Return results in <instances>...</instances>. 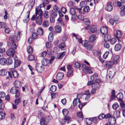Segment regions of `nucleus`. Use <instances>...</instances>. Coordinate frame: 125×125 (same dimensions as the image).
<instances>
[{
    "label": "nucleus",
    "instance_id": "obj_1",
    "mask_svg": "<svg viewBox=\"0 0 125 125\" xmlns=\"http://www.w3.org/2000/svg\"><path fill=\"white\" fill-rule=\"evenodd\" d=\"M101 81V80L100 79H97L95 80V82H93V81H89L87 84L89 86L92 85V89L97 90L100 87Z\"/></svg>",
    "mask_w": 125,
    "mask_h": 125
},
{
    "label": "nucleus",
    "instance_id": "obj_2",
    "mask_svg": "<svg viewBox=\"0 0 125 125\" xmlns=\"http://www.w3.org/2000/svg\"><path fill=\"white\" fill-rule=\"evenodd\" d=\"M81 69H82L84 73H93L94 71L93 69L90 68V67L87 66L84 63H83L81 66Z\"/></svg>",
    "mask_w": 125,
    "mask_h": 125
},
{
    "label": "nucleus",
    "instance_id": "obj_3",
    "mask_svg": "<svg viewBox=\"0 0 125 125\" xmlns=\"http://www.w3.org/2000/svg\"><path fill=\"white\" fill-rule=\"evenodd\" d=\"M10 72H8V73L9 76L11 78H12L11 74L13 77L17 78L18 77V72L15 70L14 68H11L10 69Z\"/></svg>",
    "mask_w": 125,
    "mask_h": 125
},
{
    "label": "nucleus",
    "instance_id": "obj_4",
    "mask_svg": "<svg viewBox=\"0 0 125 125\" xmlns=\"http://www.w3.org/2000/svg\"><path fill=\"white\" fill-rule=\"evenodd\" d=\"M15 51L14 49L12 48H9L6 52L7 55L10 57H16L14 55Z\"/></svg>",
    "mask_w": 125,
    "mask_h": 125
},
{
    "label": "nucleus",
    "instance_id": "obj_5",
    "mask_svg": "<svg viewBox=\"0 0 125 125\" xmlns=\"http://www.w3.org/2000/svg\"><path fill=\"white\" fill-rule=\"evenodd\" d=\"M122 35L123 34L122 32L120 30H117L116 31V35L115 36V37L119 42H121L120 38H122Z\"/></svg>",
    "mask_w": 125,
    "mask_h": 125
},
{
    "label": "nucleus",
    "instance_id": "obj_6",
    "mask_svg": "<svg viewBox=\"0 0 125 125\" xmlns=\"http://www.w3.org/2000/svg\"><path fill=\"white\" fill-rule=\"evenodd\" d=\"M119 58V56L116 55H113L111 58L112 62H113L114 64H116L117 63V61Z\"/></svg>",
    "mask_w": 125,
    "mask_h": 125
},
{
    "label": "nucleus",
    "instance_id": "obj_7",
    "mask_svg": "<svg viewBox=\"0 0 125 125\" xmlns=\"http://www.w3.org/2000/svg\"><path fill=\"white\" fill-rule=\"evenodd\" d=\"M30 14V11H28L25 13L24 18L23 19L24 22L25 23L27 22L29 19V15Z\"/></svg>",
    "mask_w": 125,
    "mask_h": 125
},
{
    "label": "nucleus",
    "instance_id": "obj_8",
    "mask_svg": "<svg viewBox=\"0 0 125 125\" xmlns=\"http://www.w3.org/2000/svg\"><path fill=\"white\" fill-rule=\"evenodd\" d=\"M113 8L112 3L110 2H108L105 7V10L108 11H111L112 10Z\"/></svg>",
    "mask_w": 125,
    "mask_h": 125
},
{
    "label": "nucleus",
    "instance_id": "obj_9",
    "mask_svg": "<svg viewBox=\"0 0 125 125\" xmlns=\"http://www.w3.org/2000/svg\"><path fill=\"white\" fill-rule=\"evenodd\" d=\"M115 74L114 71H110L108 72L107 75V78L108 79H112L113 77Z\"/></svg>",
    "mask_w": 125,
    "mask_h": 125
},
{
    "label": "nucleus",
    "instance_id": "obj_10",
    "mask_svg": "<svg viewBox=\"0 0 125 125\" xmlns=\"http://www.w3.org/2000/svg\"><path fill=\"white\" fill-rule=\"evenodd\" d=\"M42 66L40 63H37L36 65V69L37 71L41 73L42 71Z\"/></svg>",
    "mask_w": 125,
    "mask_h": 125
},
{
    "label": "nucleus",
    "instance_id": "obj_11",
    "mask_svg": "<svg viewBox=\"0 0 125 125\" xmlns=\"http://www.w3.org/2000/svg\"><path fill=\"white\" fill-rule=\"evenodd\" d=\"M100 31L101 33L103 35L107 34L108 32L107 28L104 27H102L100 28Z\"/></svg>",
    "mask_w": 125,
    "mask_h": 125
},
{
    "label": "nucleus",
    "instance_id": "obj_12",
    "mask_svg": "<svg viewBox=\"0 0 125 125\" xmlns=\"http://www.w3.org/2000/svg\"><path fill=\"white\" fill-rule=\"evenodd\" d=\"M116 120L114 117H111L109 118L108 119V123L109 124L111 125H114L115 124Z\"/></svg>",
    "mask_w": 125,
    "mask_h": 125
},
{
    "label": "nucleus",
    "instance_id": "obj_13",
    "mask_svg": "<svg viewBox=\"0 0 125 125\" xmlns=\"http://www.w3.org/2000/svg\"><path fill=\"white\" fill-rule=\"evenodd\" d=\"M35 21L37 24H41L42 22V17L40 15H39L35 19Z\"/></svg>",
    "mask_w": 125,
    "mask_h": 125
},
{
    "label": "nucleus",
    "instance_id": "obj_14",
    "mask_svg": "<svg viewBox=\"0 0 125 125\" xmlns=\"http://www.w3.org/2000/svg\"><path fill=\"white\" fill-rule=\"evenodd\" d=\"M14 84L15 86L18 88H20L21 86V82L19 80L15 81L14 82Z\"/></svg>",
    "mask_w": 125,
    "mask_h": 125
},
{
    "label": "nucleus",
    "instance_id": "obj_15",
    "mask_svg": "<svg viewBox=\"0 0 125 125\" xmlns=\"http://www.w3.org/2000/svg\"><path fill=\"white\" fill-rule=\"evenodd\" d=\"M50 0H43V1L42 3L38 7L40 8L42 7H44L46 5L48 4L49 3Z\"/></svg>",
    "mask_w": 125,
    "mask_h": 125
},
{
    "label": "nucleus",
    "instance_id": "obj_16",
    "mask_svg": "<svg viewBox=\"0 0 125 125\" xmlns=\"http://www.w3.org/2000/svg\"><path fill=\"white\" fill-rule=\"evenodd\" d=\"M17 57H16L14 60H15L14 62V67L15 68L17 67L21 63V62L19 60L17 59Z\"/></svg>",
    "mask_w": 125,
    "mask_h": 125
},
{
    "label": "nucleus",
    "instance_id": "obj_17",
    "mask_svg": "<svg viewBox=\"0 0 125 125\" xmlns=\"http://www.w3.org/2000/svg\"><path fill=\"white\" fill-rule=\"evenodd\" d=\"M96 39V36L95 35L93 34L89 37V42L92 43Z\"/></svg>",
    "mask_w": 125,
    "mask_h": 125
},
{
    "label": "nucleus",
    "instance_id": "obj_18",
    "mask_svg": "<svg viewBox=\"0 0 125 125\" xmlns=\"http://www.w3.org/2000/svg\"><path fill=\"white\" fill-rule=\"evenodd\" d=\"M64 76V74L62 73L59 72L57 73L56 78L57 79L59 80H61Z\"/></svg>",
    "mask_w": 125,
    "mask_h": 125
},
{
    "label": "nucleus",
    "instance_id": "obj_19",
    "mask_svg": "<svg viewBox=\"0 0 125 125\" xmlns=\"http://www.w3.org/2000/svg\"><path fill=\"white\" fill-rule=\"evenodd\" d=\"M116 97L119 101H120L123 100L122 99L123 98V96L122 93H120L118 94Z\"/></svg>",
    "mask_w": 125,
    "mask_h": 125
},
{
    "label": "nucleus",
    "instance_id": "obj_20",
    "mask_svg": "<svg viewBox=\"0 0 125 125\" xmlns=\"http://www.w3.org/2000/svg\"><path fill=\"white\" fill-rule=\"evenodd\" d=\"M113 64V62L112 61H107L105 62V67L107 68H110Z\"/></svg>",
    "mask_w": 125,
    "mask_h": 125
},
{
    "label": "nucleus",
    "instance_id": "obj_21",
    "mask_svg": "<svg viewBox=\"0 0 125 125\" xmlns=\"http://www.w3.org/2000/svg\"><path fill=\"white\" fill-rule=\"evenodd\" d=\"M35 3V0H30L28 4V7L30 9H31Z\"/></svg>",
    "mask_w": 125,
    "mask_h": 125
},
{
    "label": "nucleus",
    "instance_id": "obj_22",
    "mask_svg": "<svg viewBox=\"0 0 125 125\" xmlns=\"http://www.w3.org/2000/svg\"><path fill=\"white\" fill-rule=\"evenodd\" d=\"M49 63V60L46 58H44L42 61V64L43 65L45 66L48 65Z\"/></svg>",
    "mask_w": 125,
    "mask_h": 125
},
{
    "label": "nucleus",
    "instance_id": "obj_23",
    "mask_svg": "<svg viewBox=\"0 0 125 125\" xmlns=\"http://www.w3.org/2000/svg\"><path fill=\"white\" fill-rule=\"evenodd\" d=\"M120 111L119 110L115 111L114 113V117H116V119L120 117Z\"/></svg>",
    "mask_w": 125,
    "mask_h": 125
},
{
    "label": "nucleus",
    "instance_id": "obj_24",
    "mask_svg": "<svg viewBox=\"0 0 125 125\" xmlns=\"http://www.w3.org/2000/svg\"><path fill=\"white\" fill-rule=\"evenodd\" d=\"M54 29L58 33H60L62 31L61 28L59 25H56L54 27Z\"/></svg>",
    "mask_w": 125,
    "mask_h": 125
},
{
    "label": "nucleus",
    "instance_id": "obj_25",
    "mask_svg": "<svg viewBox=\"0 0 125 125\" xmlns=\"http://www.w3.org/2000/svg\"><path fill=\"white\" fill-rule=\"evenodd\" d=\"M7 71L5 69H2L0 70V75L4 76L6 75L7 73Z\"/></svg>",
    "mask_w": 125,
    "mask_h": 125
},
{
    "label": "nucleus",
    "instance_id": "obj_26",
    "mask_svg": "<svg viewBox=\"0 0 125 125\" xmlns=\"http://www.w3.org/2000/svg\"><path fill=\"white\" fill-rule=\"evenodd\" d=\"M43 12L42 11V10L41 9H40L38 11V10L37 8H36V13L35 14L37 15H40L41 16V15H42L43 14Z\"/></svg>",
    "mask_w": 125,
    "mask_h": 125
},
{
    "label": "nucleus",
    "instance_id": "obj_27",
    "mask_svg": "<svg viewBox=\"0 0 125 125\" xmlns=\"http://www.w3.org/2000/svg\"><path fill=\"white\" fill-rule=\"evenodd\" d=\"M70 13L72 15H74L76 13L75 9L73 8H71L70 10Z\"/></svg>",
    "mask_w": 125,
    "mask_h": 125
},
{
    "label": "nucleus",
    "instance_id": "obj_28",
    "mask_svg": "<svg viewBox=\"0 0 125 125\" xmlns=\"http://www.w3.org/2000/svg\"><path fill=\"white\" fill-rule=\"evenodd\" d=\"M90 30L91 32L92 33H93L96 32L97 30L96 26L95 25L92 26L90 28Z\"/></svg>",
    "mask_w": 125,
    "mask_h": 125
},
{
    "label": "nucleus",
    "instance_id": "obj_29",
    "mask_svg": "<svg viewBox=\"0 0 125 125\" xmlns=\"http://www.w3.org/2000/svg\"><path fill=\"white\" fill-rule=\"evenodd\" d=\"M121 48V46L120 44H117L115 45V50L116 51L120 50Z\"/></svg>",
    "mask_w": 125,
    "mask_h": 125
},
{
    "label": "nucleus",
    "instance_id": "obj_30",
    "mask_svg": "<svg viewBox=\"0 0 125 125\" xmlns=\"http://www.w3.org/2000/svg\"><path fill=\"white\" fill-rule=\"evenodd\" d=\"M6 63L8 65H10L13 62L12 60L10 57L7 58V59H6Z\"/></svg>",
    "mask_w": 125,
    "mask_h": 125
},
{
    "label": "nucleus",
    "instance_id": "obj_31",
    "mask_svg": "<svg viewBox=\"0 0 125 125\" xmlns=\"http://www.w3.org/2000/svg\"><path fill=\"white\" fill-rule=\"evenodd\" d=\"M98 75L97 74H94L93 75H92L91 77V80L93 82H95V80L97 79H96L98 77Z\"/></svg>",
    "mask_w": 125,
    "mask_h": 125
},
{
    "label": "nucleus",
    "instance_id": "obj_32",
    "mask_svg": "<svg viewBox=\"0 0 125 125\" xmlns=\"http://www.w3.org/2000/svg\"><path fill=\"white\" fill-rule=\"evenodd\" d=\"M21 35V33L20 31H18L17 33H15L16 40L17 41H19L20 39V37Z\"/></svg>",
    "mask_w": 125,
    "mask_h": 125
},
{
    "label": "nucleus",
    "instance_id": "obj_33",
    "mask_svg": "<svg viewBox=\"0 0 125 125\" xmlns=\"http://www.w3.org/2000/svg\"><path fill=\"white\" fill-rule=\"evenodd\" d=\"M53 39V34L52 33L50 32L49 33L48 37V41L50 42H52Z\"/></svg>",
    "mask_w": 125,
    "mask_h": 125
},
{
    "label": "nucleus",
    "instance_id": "obj_34",
    "mask_svg": "<svg viewBox=\"0 0 125 125\" xmlns=\"http://www.w3.org/2000/svg\"><path fill=\"white\" fill-rule=\"evenodd\" d=\"M73 67L75 68H79L81 69V66L80 63L78 62H75L73 64Z\"/></svg>",
    "mask_w": 125,
    "mask_h": 125
},
{
    "label": "nucleus",
    "instance_id": "obj_35",
    "mask_svg": "<svg viewBox=\"0 0 125 125\" xmlns=\"http://www.w3.org/2000/svg\"><path fill=\"white\" fill-rule=\"evenodd\" d=\"M37 32L38 34L40 35H42L43 34L42 29L41 27L38 28L37 30Z\"/></svg>",
    "mask_w": 125,
    "mask_h": 125
},
{
    "label": "nucleus",
    "instance_id": "obj_36",
    "mask_svg": "<svg viewBox=\"0 0 125 125\" xmlns=\"http://www.w3.org/2000/svg\"><path fill=\"white\" fill-rule=\"evenodd\" d=\"M65 52H62L60 53L59 55L57 56V58L61 59L62 58L63 56L65 55Z\"/></svg>",
    "mask_w": 125,
    "mask_h": 125
},
{
    "label": "nucleus",
    "instance_id": "obj_37",
    "mask_svg": "<svg viewBox=\"0 0 125 125\" xmlns=\"http://www.w3.org/2000/svg\"><path fill=\"white\" fill-rule=\"evenodd\" d=\"M102 44L103 45L104 47L107 48H108L109 47V45L108 43L106 42L103 41L102 42Z\"/></svg>",
    "mask_w": 125,
    "mask_h": 125
},
{
    "label": "nucleus",
    "instance_id": "obj_38",
    "mask_svg": "<svg viewBox=\"0 0 125 125\" xmlns=\"http://www.w3.org/2000/svg\"><path fill=\"white\" fill-rule=\"evenodd\" d=\"M6 59L3 58L0 60V63L2 65H4L6 63Z\"/></svg>",
    "mask_w": 125,
    "mask_h": 125
},
{
    "label": "nucleus",
    "instance_id": "obj_39",
    "mask_svg": "<svg viewBox=\"0 0 125 125\" xmlns=\"http://www.w3.org/2000/svg\"><path fill=\"white\" fill-rule=\"evenodd\" d=\"M51 18H55L57 16V12L56 11H53L51 12Z\"/></svg>",
    "mask_w": 125,
    "mask_h": 125
},
{
    "label": "nucleus",
    "instance_id": "obj_40",
    "mask_svg": "<svg viewBox=\"0 0 125 125\" xmlns=\"http://www.w3.org/2000/svg\"><path fill=\"white\" fill-rule=\"evenodd\" d=\"M83 21L85 24L87 25H89L90 23V21L89 19L88 18H86L84 19Z\"/></svg>",
    "mask_w": 125,
    "mask_h": 125
},
{
    "label": "nucleus",
    "instance_id": "obj_41",
    "mask_svg": "<svg viewBox=\"0 0 125 125\" xmlns=\"http://www.w3.org/2000/svg\"><path fill=\"white\" fill-rule=\"evenodd\" d=\"M27 51L28 53L31 54L33 52V50L32 47L30 45L27 48Z\"/></svg>",
    "mask_w": 125,
    "mask_h": 125
},
{
    "label": "nucleus",
    "instance_id": "obj_42",
    "mask_svg": "<svg viewBox=\"0 0 125 125\" xmlns=\"http://www.w3.org/2000/svg\"><path fill=\"white\" fill-rule=\"evenodd\" d=\"M111 38V36L110 35H105L104 37V41H108Z\"/></svg>",
    "mask_w": 125,
    "mask_h": 125
},
{
    "label": "nucleus",
    "instance_id": "obj_43",
    "mask_svg": "<svg viewBox=\"0 0 125 125\" xmlns=\"http://www.w3.org/2000/svg\"><path fill=\"white\" fill-rule=\"evenodd\" d=\"M5 113L3 112H0V120L4 118L5 116Z\"/></svg>",
    "mask_w": 125,
    "mask_h": 125
},
{
    "label": "nucleus",
    "instance_id": "obj_44",
    "mask_svg": "<svg viewBox=\"0 0 125 125\" xmlns=\"http://www.w3.org/2000/svg\"><path fill=\"white\" fill-rule=\"evenodd\" d=\"M93 47V45L92 44L88 43L85 48L88 50L90 51L92 49Z\"/></svg>",
    "mask_w": 125,
    "mask_h": 125
},
{
    "label": "nucleus",
    "instance_id": "obj_45",
    "mask_svg": "<svg viewBox=\"0 0 125 125\" xmlns=\"http://www.w3.org/2000/svg\"><path fill=\"white\" fill-rule=\"evenodd\" d=\"M49 24V22L47 21H45L43 22L42 25L43 27H46L48 26Z\"/></svg>",
    "mask_w": 125,
    "mask_h": 125
},
{
    "label": "nucleus",
    "instance_id": "obj_46",
    "mask_svg": "<svg viewBox=\"0 0 125 125\" xmlns=\"http://www.w3.org/2000/svg\"><path fill=\"white\" fill-rule=\"evenodd\" d=\"M62 112L64 116H67L68 114L69 111L67 109H64L62 110Z\"/></svg>",
    "mask_w": 125,
    "mask_h": 125
},
{
    "label": "nucleus",
    "instance_id": "obj_47",
    "mask_svg": "<svg viewBox=\"0 0 125 125\" xmlns=\"http://www.w3.org/2000/svg\"><path fill=\"white\" fill-rule=\"evenodd\" d=\"M88 44L87 41L86 40H84L82 42V45L85 47L87 46Z\"/></svg>",
    "mask_w": 125,
    "mask_h": 125
},
{
    "label": "nucleus",
    "instance_id": "obj_48",
    "mask_svg": "<svg viewBox=\"0 0 125 125\" xmlns=\"http://www.w3.org/2000/svg\"><path fill=\"white\" fill-rule=\"evenodd\" d=\"M21 98H20L18 99H15L14 101V102L16 105L19 104L21 102Z\"/></svg>",
    "mask_w": 125,
    "mask_h": 125
},
{
    "label": "nucleus",
    "instance_id": "obj_49",
    "mask_svg": "<svg viewBox=\"0 0 125 125\" xmlns=\"http://www.w3.org/2000/svg\"><path fill=\"white\" fill-rule=\"evenodd\" d=\"M65 45L64 42H62L60 43L59 45V48L61 49H64L65 48Z\"/></svg>",
    "mask_w": 125,
    "mask_h": 125
},
{
    "label": "nucleus",
    "instance_id": "obj_50",
    "mask_svg": "<svg viewBox=\"0 0 125 125\" xmlns=\"http://www.w3.org/2000/svg\"><path fill=\"white\" fill-rule=\"evenodd\" d=\"M118 106L119 105L118 103H115L113 105L112 107L115 110L117 108Z\"/></svg>",
    "mask_w": 125,
    "mask_h": 125
},
{
    "label": "nucleus",
    "instance_id": "obj_51",
    "mask_svg": "<svg viewBox=\"0 0 125 125\" xmlns=\"http://www.w3.org/2000/svg\"><path fill=\"white\" fill-rule=\"evenodd\" d=\"M28 60L30 61H32L34 59V56L32 55H30L28 56Z\"/></svg>",
    "mask_w": 125,
    "mask_h": 125
},
{
    "label": "nucleus",
    "instance_id": "obj_52",
    "mask_svg": "<svg viewBox=\"0 0 125 125\" xmlns=\"http://www.w3.org/2000/svg\"><path fill=\"white\" fill-rule=\"evenodd\" d=\"M9 40L12 42H14L15 41V38L14 36H10L9 38Z\"/></svg>",
    "mask_w": 125,
    "mask_h": 125
},
{
    "label": "nucleus",
    "instance_id": "obj_53",
    "mask_svg": "<svg viewBox=\"0 0 125 125\" xmlns=\"http://www.w3.org/2000/svg\"><path fill=\"white\" fill-rule=\"evenodd\" d=\"M4 28H5L4 29L5 32L9 34L11 31V29L8 27Z\"/></svg>",
    "mask_w": 125,
    "mask_h": 125
},
{
    "label": "nucleus",
    "instance_id": "obj_54",
    "mask_svg": "<svg viewBox=\"0 0 125 125\" xmlns=\"http://www.w3.org/2000/svg\"><path fill=\"white\" fill-rule=\"evenodd\" d=\"M56 87L55 86L52 85L50 88V90L52 92H54L56 90Z\"/></svg>",
    "mask_w": 125,
    "mask_h": 125
},
{
    "label": "nucleus",
    "instance_id": "obj_55",
    "mask_svg": "<svg viewBox=\"0 0 125 125\" xmlns=\"http://www.w3.org/2000/svg\"><path fill=\"white\" fill-rule=\"evenodd\" d=\"M17 90L15 87H12L10 90V93L12 94H15Z\"/></svg>",
    "mask_w": 125,
    "mask_h": 125
},
{
    "label": "nucleus",
    "instance_id": "obj_56",
    "mask_svg": "<svg viewBox=\"0 0 125 125\" xmlns=\"http://www.w3.org/2000/svg\"><path fill=\"white\" fill-rule=\"evenodd\" d=\"M120 106L121 108H125V104L124 103L123 100L120 101Z\"/></svg>",
    "mask_w": 125,
    "mask_h": 125
},
{
    "label": "nucleus",
    "instance_id": "obj_57",
    "mask_svg": "<svg viewBox=\"0 0 125 125\" xmlns=\"http://www.w3.org/2000/svg\"><path fill=\"white\" fill-rule=\"evenodd\" d=\"M111 97L112 99L115 98V90H113L112 91V94H111Z\"/></svg>",
    "mask_w": 125,
    "mask_h": 125
},
{
    "label": "nucleus",
    "instance_id": "obj_58",
    "mask_svg": "<svg viewBox=\"0 0 125 125\" xmlns=\"http://www.w3.org/2000/svg\"><path fill=\"white\" fill-rule=\"evenodd\" d=\"M89 8L88 6H85L83 9V11L86 12H87L89 11Z\"/></svg>",
    "mask_w": 125,
    "mask_h": 125
},
{
    "label": "nucleus",
    "instance_id": "obj_59",
    "mask_svg": "<svg viewBox=\"0 0 125 125\" xmlns=\"http://www.w3.org/2000/svg\"><path fill=\"white\" fill-rule=\"evenodd\" d=\"M32 36L33 39H35L37 37L38 35L36 33L33 32L32 35Z\"/></svg>",
    "mask_w": 125,
    "mask_h": 125
},
{
    "label": "nucleus",
    "instance_id": "obj_60",
    "mask_svg": "<svg viewBox=\"0 0 125 125\" xmlns=\"http://www.w3.org/2000/svg\"><path fill=\"white\" fill-rule=\"evenodd\" d=\"M116 41V40L115 38H112L110 41V42L111 44H113L115 43Z\"/></svg>",
    "mask_w": 125,
    "mask_h": 125
},
{
    "label": "nucleus",
    "instance_id": "obj_61",
    "mask_svg": "<svg viewBox=\"0 0 125 125\" xmlns=\"http://www.w3.org/2000/svg\"><path fill=\"white\" fill-rule=\"evenodd\" d=\"M15 94V97L16 98L19 97L20 95V92L18 90H16Z\"/></svg>",
    "mask_w": 125,
    "mask_h": 125
},
{
    "label": "nucleus",
    "instance_id": "obj_62",
    "mask_svg": "<svg viewBox=\"0 0 125 125\" xmlns=\"http://www.w3.org/2000/svg\"><path fill=\"white\" fill-rule=\"evenodd\" d=\"M45 120L44 118H42L40 120V124L41 125H45Z\"/></svg>",
    "mask_w": 125,
    "mask_h": 125
},
{
    "label": "nucleus",
    "instance_id": "obj_63",
    "mask_svg": "<svg viewBox=\"0 0 125 125\" xmlns=\"http://www.w3.org/2000/svg\"><path fill=\"white\" fill-rule=\"evenodd\" d=\"M67 73V76L69 77L72 74L73 72L72 70H68Z\"/></svg>",
    "mask_w": 125,
    "mask_h": 125
},
{
    "label": "nucleus",
    "instance_id": "obj_64",
    "mask_svg": "<svg viewBox=\"0 0 125 125\" xmlns=\"http://www.w3.org/2000/svg\"><path fill=\"white\" fill-rule=\"evenodd\" d=\"M86 2L84 1H82L80 3V5L82 7H83L85 5Z\"/></svg>",
    "mask_w": 125,
    "mask_h": 125
}]
</instances>
